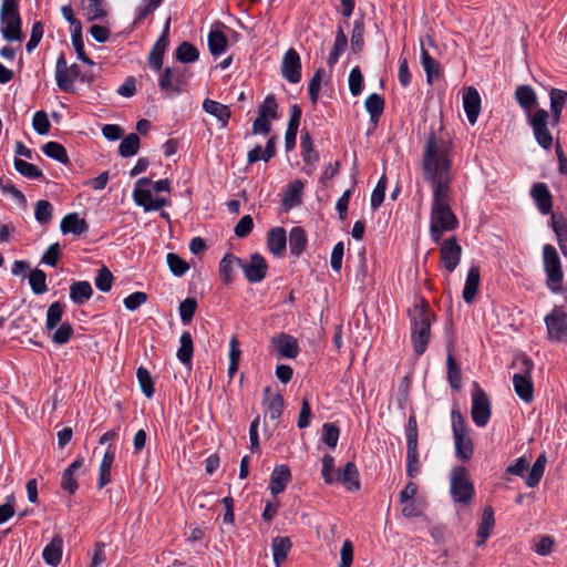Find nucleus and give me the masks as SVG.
<instances>
[{
  "instance_id": "obj_22",
  "label": "nucleus",
  "mask_w": 567,
  "mask_h": 567,
  "mask_svg": "<svg viewBox=\"0 0 567 567\" xmlns=\"http://www.w3.org/2000/svg\"><path fill=\"white\" fill-rule=\"evenodd\" d=\"M338 483L347 491L357 492L361 487L360 473L354 462H347L344 466L338 470Z\"/></svg>"
},
{
  "instance_id": "obj_54",
  "label": "nucleus",
  "mask_w": 567,
  "mask_h": 567,
  "mask_svg": "<svg viewBox=\"0 0 567 567\" xmlns=\"http://www.w3.org/2000/svg\"><path fill=\"white\" fill-rule=\"evenodd\" d=\"M42 151L47 156L61 163H66L69 159L65 148L56 142H48L42 146Z\"/></svg>"
},
{
  "instance_id": "obj_13",
  "label": "nucleus",
  "mask_w": 567,
  "mask_h": 567,
  "mask_svg": "<svg viewBox=\"0 0 567 567\" xmlns=\"http://www.w3.org/2000/svg\"><path fill=\"white\" fill-rule=\"evenodd\" d=\"M545 324L547 328L548 340L554 342L565 341L567 332V312L557 306L546 315Z\"/></svg>"
},
{
  "instance_id": "obj_49",
  "label": "nucleus",
  "mask_w": 567,
  "mask_h": 567,
  "mask_svg": "<svg viewBox=\"0 0 567 567\" xmlns=\"http://www.w3.org/2000/svg\"><path fill=\"white\" fill-rule=\"evenodd\" d=\"M176 59L182 63L195 62L198 56V50L189 42H183L176 49Z\"/></svg>"
},
{
  "instance_id": "obj_57",
  "label": "nucleus",
  "mask_w": 567,
  "mask_h": 567,
  "mask_svg": "<svg viewBox=\"0 0 567 567\" xmlns=\"http://www.w3.org/2000/svg\"><path fill=\"white\" fill-rule=\"evenodd\" d=\"M349 90L353 96H358L363 90V75L359 66H354L349 73Z\"/></svg>"
},
{
  "instance_id": "obj_21",
  "label": "nucleus",
  "mask_w": 567,
  "mask_h": 567,
  "mask_svg": "<svg viewBox=\"0 0 567 567\" xmlns=\"http://www.w3.org/2000/svg\"><path fill=\"white\" fill-rule=\"evenodd\" d=\"M550 102V126L556 127L561 121V114L567 103V91L551 87L549 90Z\"/></svg>"
},
{
  "instance_id": "obj_31",
  "label": "nucleus",
  "mask_w": 567,
  "mask_h": 567,
  "mask_svg": "<svg viewBox=\"0 0 567 567\" xmlns=\"http://www.w3.org/2000/svg\"><path fill=\"white\" fill-rule=\"evenodd\" d=\"M203 109L206 113L216 117L221 127L227 126L231 115L230 109L227 105H224L214 100L206 99L203 103Z\"/></svg>"
},
{
  "instance_id": "obj_3",
  "label": "nucleus",
  "mask_w": 567,
  "mask_h": 567,
  "mask_svg": "<svg viewBox=\"0 0 567 567\" xmlns=\"http://www.w3.org/2000/svg\"><path fill=\"white\" fill-rule=\"evenodd\" d=\"M153 186L155 192H169V181L168 179H159L155 183H152L150 178L142 177L140 178L134 186L133 190V200L137 206L144 208L145 212L151 210H159L162 207L167 206L169 200L166 198L157 197L153 198L151 189L148 186Z\"/></svg>"
},
{
  "instance_id": "obj_50",
  "label": "nucleus",
  "mask_w": 567,
  "mask_h": 567,
  "mask_svg": "<svg viewBox=\"0 0 567 567\" xmlns=\"http://www.w3.org/2000/svg\"><path fill=\"white\" fill-rule=\"evenodd\" d=\"M406 449L417 447L419 444V430L417 421L414 412L409 415L405 425Z\"/></svg>"
},
{
  "instance_id": "obj_61",
  "label": "nucleus",
  "mask_w": 567,
  "mask_h": 567,
  "mask_svg": "<svg viewBox=\"0 0 567 567\" xmlns=\"http://www.w3.org/2000/svg\"><path fill=\"white\" fill-rule=\"evenodd\" d=\"M16 169L23 176L29 178H39L42 176V173L38 167L33 164H30L23 159H14Z\"/></svg>"
},
{
  "instance_id": "obj_44",
  "label": "nucleus",
  "mask_w": 567,
  "mask_h": 567,
  "mask_svg": "<svg viewBox=\"0 0 567 567\" xmlns=\"http://www.w3.org/2000/svg\"><path fill=\"white\" fill-rule=\"evenodd\" d=\"M114 451L109 447L100 464L99 487L102 488L111 482V468L114 462Z\"/></svg>"
},
{
  "instance_id": "obj_58",
  "label": "nucleus",
  "mask_w": 567,
  "mask_h": 567,
  "mask_svg": "<svg viewBox=\"0 0 567 567\" xmlns=\"http://www.w3.org/2000/svg\"><path fill=\"white\" fill-rule=\"evenodd\" d=\"M45 278V274L40 269H34L30 272L29 282L34 293L41 295L47 291Z\"/></svg>"
},
{
  "instance_id": "obj_37",
  "label": "nucleus",
  "mask_w": 567,
  "mask_h": 567,
  "mask_svg": "<svg viewBox=\"0 0 567 567\" xmlns=\"http://www.w3.org/2000/svg\"><path fill=\"white\" fill-rule=\"evenodd\" d=\"M237 268L241 269V258L226 255L219 262V274L225 284L231 282Z\"/></svg>"
},
{
  "instance_id": "obj_1",
  "label": "nucleus",
  "mask_w": 567,
  "mask_h": 567,
  "mask_svg": "<svg viewBox=\"0 0 567 567\" xmlns=\"http://www.w3.org/2000/svg\"><path fill=\"white\" fill-rule=\"evenodd\" d=\"M451 150L452 141L445 138L442 134L437 136L436 130L432 124L422 156L423 177L432 186V205L450 204Z\"/></svg>"
},
{
  "instance_id": "obj_43",
  "label": "nucleus",
  "mask_w": 567,
  "mask_h": 567,
  "mask_svg": "<svg viewBox=\"0 0 567 567\" xmlns=\"http://www.w3.org/2000/svg\"><path fill=\"white\" fill-rule=\"evenodd\" d=\"M364 20L361 16L360 18L355 19L353 22V29L351 32V51L353 54H358L362 52L364 47Z\"/></svg>"
},
{
  "instance_id": "obj_24",
  "label": "nucleus",
  "mask_w": 567,
  "mask_h": 567,
  "mask_svg": "<svg viewBox=\"0 0 567 567\" xmlns=\"http://www.w3.org/2000/svg\"><path fill=\"white\" fill-rule=\"evenodd\" d=\"M515 100L523 109L528 117V114L534 113V107L538 105L537 95L534 89L528 84H520L515 90Z\"/></svg>"
},
{
  "instance_id": "obj_18",
  "label": "nucleus",
  "mask_w": 567,
  "mask_h": 567,
  "mask_svg": "<svg viewBox=\"0 0 567 567\" xmlns=\"http://www.w3.org/2000/svg\"><path fill=\"white\" fill-rule=\"evenodd\" d=\"M262 406L265 417H269L274 425L277 426L284 411V399L278 391H272L270 386L264 389Z\"/></svg>"
},
{
  "instance_id": "obj_39",
  "label": "nucleus",
  "mask_w": 567,
  "mask_h": 567,
  "mask_svg": "<svg viewBox=\"0 0 567 567\" xmlns=\"http://www.w3.org/2000/svg\"><path fill=\"white\" fill-rule=\"evenodd\" d=\"M93 290L87 281H76L70 287V298L76 305L85 303L92 297Z\"/></svg>"
},
{
  "instance_id": "obj_32",
  "label": "nucleus",
  "mask_w": 567,
  "mask_h": 567,
  "mask_svg": "<svg viewBox=\"0 0 567 567\" xmlns=\"http://www.w3.org/2000/svg\"><path fill=\"white\" fill-rule=\"evenodd\" d=\"M81 9L87 21L102 20L107 14L104 0H81Z\"/></svg>"
},
{
  "instance_id": "obj_36",
  "label": "nucleus",
  "mask_w": 567,
  "mask_h": 567,
  "mask_svg": "<svg viewBox=\"0 0 567 567\" xmlns=\"http://www.w3.org/2000/svg\"><path fill=\"white\" fill-rule=\"evenodd\" d=\"M421 63L429 84H432L434 80H439L442 76L440 63L423 47L421 48Z\"/></svg>"
},
{
  "instance_id": "obj_53",
  "label": "nucleus",
  "mask_w": 567,
  "mask_h": 567,
  "mask_svg": "<svg viewBox=\"0 0 567 567\" xmlns=\"http://www.w3.org/2000/svg\"><path fill=\"white\" fill-rule=\"evenodd\" d=\"M420 473V461L417 447L406 449V476L415 478Z\"/></svg>"
},
{
  "instance_id": "obj_60",
  "label": "nucleus",
  "mask_w": 567,
  "mask_h": 567,
  "mask_svg": "<svg viewBox=\"0 0 567 567\" xmlns=\"http://www.w3.org/2000/svg\"><path fill=\"white\" fill-rule=\"evenodd\" d=\"M52 205L48 200H39L35 204L34 217L40 224H48L52 217Z\"/></svg>"
},
{
  "instance_id": "obj_26",
  "label": "nucleus",
  "mask_w": 567,
  "mask_h": 567,
  "mask_svg": "<svg viewBox=\"0 0 567 567\" xmlns=\"http://www.w3.org/2000/svg\"><path fill=\"white\" fill-rule=\"evenodd\" d=\"M169 19L166 21L164 25V30L156 41L152 52L150 53L148 62L150 66L156 71H158L163 63V54L168 45V32H169Z\"/></svg>"
},
{
  "instance_id": "obj_6",
  "label": "nucleus",
  "mask_w": 567,
  "mask_h": 567,
  "mask_svg": "<svg viewBox=\"0 0 567 567\" xmlns=\"http://www.w3.org/2000/svg\"><path fill=\"white\" fill-rule=\"evenodd\" d=\"M513 367L518 369V372L513 375L515 393L522 401L530 403L534 399V384L532 381L534 362L526 354H520L515 358Z\"/></svg>"
},
{
  "instance_id": "obj_15",
  "label": "nucleus",
  "mask_w": 567,
  "mask_h": 567,
  "mask_svg": "<svg viewBox=\"0 0 567 567\" xmlns=\"http://www.w3.org/2000/svg\"><path fill=\"white\" fill-rule=\"evenodd\" d=\"M80 69L76 64L68 66L64 55H60L55 64V81L60 90L73 91V82L79 76Z\"/></svg>"
},
{
  "instance_id": "obj_45",
  "label": "nucleus",
  "mask_w": 567,
  "mask_h": 567,
  "mask_svg": "<svg viewBox=\"0 0 567 567\" xmlns=\"http://www.w3.org/2000/svg\"><path fill=\"white\" fill-rule=\"evenodd\" d=\"M181 346L176 352L177 359L185 365L190 364L194 346L189 332H183L179 339Z\"/></svg>"
},
{
  "instance_id": "obj_4",
  "label": "nucleus",
  "mask_w": 567,
  "mask_h": 567,
  "mask_svg": "<svg viewBox=\"0 0 567 567\" xmlns=\"http://www.w3.org/2000/svg\"><path fill=\"white\" fill-rule=\"evenodd\" d=\"M451 419L455 457L463 463L468 462L474 454V442L468 435L466 420L458 409L451 411Z\"/></svg>"
},
{
  "instance_id": "obj_28",
  "label": "nucleus",
  "mask_w": 567,
  "mask_h": 567,
  "mask_svg": "<svg viewBox=\"0 0 567 567\" xmlns=\"http://www.w3.org/2000/svg\"><path fill=\"white\" fill-rule=\"evenodd\" d=\"M301 80V60L299 53L290 48L286 51V81L299 83Z\"/></svg>"
},
{
  "instance_id": "obj_30",
  "label": "nucleus",
  "mask_w": 567,
  "mask_h": 567,
  "mask_svg": "<svg viewBox=\"0 0 567 567\" xmlns=\"http://www.w3.org/2000/svg\"><path fill=\"white\" fill-rule=\"evenodd\" d=\"M550 225L561 254L567 257V219L561 214H553Z\"/></svg>"
},
{
  "instance_id": "obj_35",
  "label": "nucleus",
  "mask_w": 567,
  "mask_h": 567,
  "mask_svg": "<svg viewBox=\"0 0 567 567\" xmlns=\"http://www.w3.org/2000/svg\"><path fill=\"white\" fill-rule=\"evenodd\" d=\"M305 184L301 179H295L286 187V213L302 204Z\"/></svg>"
},
{
  "instance_id": "obj_19",
  "label": "nucleus",
  "mask_w": 567,
  "mask_h": 567,
  "mask_svg": "<svg viewBox=\"0 0 567 567\" xmlns=\"http://www.w3.org/2000/svg\"><path fill=\"white\" fill-rule=\"evenodd\" d=\"M430 221L441 226L442 229L455 230L460 223L450 204L432 205Z\"/></svg>"
},
{
  "instance_id": "obj_48",
  "label": "nucleus",
  "mask_w": 567,
  "mask_h": 567,
  "mask_svg": "<svg viewBox=\"0 0 567 567\" xmlns=\"http://www.w3.org/2000/svg\"><path fill=\"white\" fill-rule=\"evenodd\" d=\"M340 436V427L336 423H324L322 425L321 441L330 449H334Z\"/></svg>"
},
{
  "instance_id": "obj_47",
  "label": "nucleus",
  "mask_w": 567,
  "mask_h": 567,
  "mask_svg": "<svg viewBox=\"0 0 567 567\" xmlns=\"http://www.w3.org/2000/svg\"><path fill=\"white\" fill-rule=\"evenodd\" d=\"M228 45L226 35L219 30H212L208 34V47L213 55L223 54Z\"/></svg>"
},
{
  "instance_id": "obj_23",
  "label": "nucleus",
  "mask_w": 567,
  "mask_h": 567,
  "mask_svg": "<svg viewBox=\"0 0 567 567\" xmlns=\"http://www.w3.org/2000/svg\"><path fill=\"white\" fill-rule=\"evenodd\" d=\"M530 196L533 197L538 210L543 215L551 214L553 212V196L549 192L548 186L545 183H535L530 189Z\"/></svg>"
},
{
  "instance_id": "obj_17",
  "label": "nucleus",
  "mask_w": 567,
  "mask_h": 567,
  "mask_svg": "<svg viewBox=\"0 0 567 567\" xmlns=\"http://www.w3.org/2000/svg\"><path fill=\"white\" fill-rule=\"evenodd\" d=\"M268 265L260 254H252L249 259H241V270L246 279L251 282H260L267 274Z\"/></svg>"
},
{
  "instance_id": "obj_62",
  "label": "nucleus",
  "mask_w": 567,
  "mask_h": 567,
  "mask_svg": "<svg viewBox=\"0 0 567 567\" xmlns=\"http://www.w3.org/2000/svg\"><path fill=\"white\" fill-rule=\"evenodd\" d=\"M137 380L140 382L142 392L147 398H151L154 394L153 381L150 372L145 368L141 367L137 369Z\"/></svg>"
},
{
  "instance_id": "obj_40",
  "label": "nucleus",
  "mask_w": 567,
  "mask_h": 567,
  "mask_svg": "<svg viewBox=\"0 0 567 567\" xmlns=\"http://www.w3.org/2000/svg\"><path fill=\"white\" fill-rule=\"evenodd\" d=\"M546 462L545 453L539 454L525 478L528 487L534 488L539 484L545 472Z\"/></svg>"
},
{
  "instance_id": "obj_55",
  "label": "nucleus",
  "mask_w": 567,
  "mask_h": 567,
  "mask_svg": "<svg viewBox=\"0 0 567 567\" xmlns=\"http://www.w3.org/2000/svg\"><path fill=\"white\" fill-rule=\"evenodd\" d=\"M64 307L60 302H53L50 305L47 311V328L53 330L62 320Z\"/></svg>"
},
{
  "instance_id": "obj_56",
  "label": "nucleus",
  "mask_w": 567,
  "mask_h": 567,
  "mask_svg": "<svg viewBox=\"0 0 567 567\" xmlns=\"http://www.w3.org/2000/svg\"><path fill=\"white\" fill-rule=\"evenodd\" d=\"M364 107L369 114H383L385 107V100L378 93H371L364 101Z\"/></svg>"
},
{
  "instance_id": "obj_33",
  "label": "nucleus",
  "mask_w": 567,
  "mask_h": 567,
  "mask_svg": "<svg viewBox=\"0 0 567 567\" xmlns=\"http://www.w3.org/2000/svg\"><path fill=\"white\" fill-rule=\"evenodd\" d=\"M63 540L60 536H54L44 547L42 556L49 566H58L62 559Z\"/></svg>"
},
{
  "instance_id": "obj_8",
  "label": "nucleus",
  "mask_w": 567,
  "mask_h": 567,
  "mask_svg": "<svg viewBox=\"0 0 567 567\" xmlns=\"http://www.w3.org/2000/svg\"><path fill=\"white\" fill-rule=\"evenodd\" d=\"M450 494L455 503L468 505L475 496V487L468 471L463 465L454 466L451 472Z\"/></svg>"
},
{
  "instance_id": "obj_41",
  "label": "nucleus",
  "mask_w": 567,
  "mask_h": 567,
  "mask_svg": "<svg viewBox=\"0 0 567 567\" xmlns=\"http://www.w3.org/2000/svg\"><path fill=\"white\" fill-rule=\"evenodd\" d=\"M267 246L269 251L276 256L281 257L284 254V227H275L268 231Z\"/></svg>"
},
{
  "instance_id": "obj_38",
  "label": "nucleus",
  "mask_w": 567,
  "mask_h": 567,
  "mask_svg": "<svg viewBox=\"0 0 567 567\" xmlns=\"http://www.w3.org/2000/svg\"><path fill=\"white\" fill-rule=\"evenodd\" d=\"M61 231L63 234L72 233L81 235L87 230L86 221L80 218L78 214H69L61 220Z\"/></svg>"
},
{
  "instance_id": "obj_5",
  "label": "nucleus",
  "mask_w": 567,
  "mask_h": 567,
  "mask_svg": "<svg viewBox=\"0 0 567 567\" xmlns=\"http://www.w3.org/2000/svg\"><path fill=\"white\" fill-rule=\"evenodd\" d=\"M543 268L548 290L553 293L567 292V288L565 289L563 286L564 271L560 257L557 249L550 244L543 246Z\"/></svg>"
},
{
  "instance_id": "obj_2",
  "label": "nucleus",
  "mask_w": 567,
  "mask_h": 567,
  "mask_svg": "<svg viewBox=\"0 0 567 567\" xmlns=\"http://www.w3.org/2000/svg\"><path fill=\"white\" fill-rule=\"evenodd\" d=\"M411 342L414 353L422 355L429 346L431 338V318L436 319L435 313L430 309L429 302L421 297L415 305L409 309Z\"/></svg>"
},
{
  "instance_id": "obj_27",
  "label": "nucleus",
  "mask_w": 567,
  "mask_h": 567,
  "mask_svg": "<svg viewBox=\"0 0 567 567\" xmlns=\"http://www.w3.org/2000/svg\"><path fill=\"white\" fill-rule=\"evenodd\" d=\"M495 525L494 509L487 505L483 509L482 519L476 534V546L481 547L486 544Z\"/></svg>"
},
{
  "instance_id": "obj_11",
  "label": "nucleus",
  "mask_w": 567,
  "mask_h": 567,
  "mask_svg": "<svg viewBox=\"0 0 567 567\" xmlns=\"http://www.w3.org/2000/svg\"><path fill=\"white\" fill-rule=\"evenodd\" d=\"M492 415V403L478 382H473L471 416L478 427H484Z\"/></svg>"
},
{
  "instance_id": "obj_12",
  "label": "nucleus",
  "mask_w": 567,
  "mask_h": 567,
  "mask_svg": "<svg viewBox=\"0 0 567 567\" xmlns=\"http://www.w3.org/2000/svg\"><path fill=\"white\" fill-rule=\"evenodd\" d=\"M276 118H279L278 103L272 95H269L259 106L258 116L252 124V134L267 135L270 132L271 121Z\"/></svg>"
},
{
  "instance_id": "obj_63",
  "label": "nucleus",
  "mask_w": 567,
  "mask_h": 567,
  "mask_svg": "<svg viewBox=\"0 0 567 567\" xmlns=\"http://www.w3.org/2000/svg\"><path fill=\"white\" fill-rule=\"evenodd\" d=\"M112 272L106 267H102L95 277L96 288L103 292H106L112 288Z\"/></svg>"
},
{
  "instance_id": "obj_16",
  "label": "nucleus",
  "mask_w": 567,
  "mask_h": 567,
  "mask_svg": "<svg viewBox=\"0 0 567 567\" xmlns=\"http://www.w3.org/2000/svg\"><path fill=\"white\" fill-rule=\"evenodd\" d=\"M184 83V74L179 68H166L158 79V86L167 96L178 94Z\"/></svg>"
},
{
  "instance_id": "obj_59",
  "label": "nucleus",
  "mask_w": 567,
  "mask_h": 567,
  "mask_svg": "<svg viewBox=\"0 0 567 567\" xmlns=\"http://www.w3.org/2000/svg\"><path fill=\"white\" fill-rule=\"evenodd\" d=\"M166 260H167V265H168L171 271L175 276L184 275L189 268L188 264L184 259H182L179 256H177L176 254H173V252L167 254Z\"/></svg>"
},
{
  "instance_id": "obj_51",
  "label": "nucleus",
  "mask_w": 567,
  "mask_h": 567,
  "mask_svg": "<svg viewBox=\"0 0 567 567\" xmlns=\"http://www.w3.org/2000/svg\"><path fill=\"white\" fill-rule=\"evenodd\" d=\"M140 148V137L132 133L127 135L120 144L118 152L123 157L135 155Z\"/></svg>"
},
{
  "instance_id": "obj_25",
  "label": "nucleus",
  "mask_w": 567,
  "mask_h": 567,
  "mask_svg": "<svg viewBox=\"0 0 567 567\" xmlns=\"http://www.w3.org/2000/svg\"><path fill=\"white\" fill-rule=\"evenodd\" d=\"M481 270L480 267L473 265L470 267L463 288L462 297L467 305L473 303L480 289Z\"/></svg>"
},
{
  "instance_id": "obj_64",
  "label": "nucleus",
  "mask_w": 567,
  "mask_h": 567,
  "mask_svg": "<svg viewBox=\"0 0 567 567\" xmlns=\"http://www.w3.org/2000/svg\"><path fill=\"white\" fill-rule=\"evenodd\" d=\"M197 302L193 298H187L179 305V316L184 323H189L194 317Z\"/></svg>"
},
{
  "instance_id": "obj_20",
  "label": "nucleus",
  "mask_w": 567,
  "mask_h": 567,
  "mask_svg": "<svg viewBox=\"0 0 567 567\" xmlns=\"http://www.w3.org/2000/svg\"><path fill=\"white\" fill-rule=\"evenodd\" d=\"M481 103L482 100L480 93L475 87L468 86L464 89L463 109L471 125H474L477 122L481 113Z\"/></svg>"
},
{
  "instance_id": "obj_10",
  "label": "nucleus",
  "mask_w": 567,
  "mask_h": 567,
  "mask_svg": "<svg viewBox=\"0 0 567 567\" xmlns=\"http://www.w3.org/2000/svg\"><path fill=\"white\" fill-rule=\"evenodd\" d=\"M527 124L530 126L537 144L545 151L553 146V135L549 131L550 115L545 109H537L528 114Z\"/></svg>"
},
{
  "instance_id": "obj_46",
  "label": "nucleus",
  "mask_w": 567,
  "mask_h": 567,
  "mask_svg": "<svg viewBox=\"0 0 567 567\" xmlns=\"http://www.w3.org/2000/svg\"><path fill=\"white\" fill-rule=\"evenodd\" d=\"M321 476L327 485H334L338 483V470L334 467V458L330 454H324L321 458Z\"/></svg>"
},
{
  "instance_id": "obj_29",
  "label": "nucleus",
  "mask_w": 567,
  "mask_h": 567,
  "mask_svg": "<svg viewBox=\"0 0 567 567\" xmlns=\"http://www.w3.org/2000/svg\"><path fill=\"white\" fill-rule=\"evenodd\" d=\"M83 465H84V458L78 457L62 473L61 486L69 494H74L75 491L78 489V483L75 480V475L82 470Z\"/></svg>"
},
{
  "instance_id": "obj_42",
  "label": "nucleus",
  "mask_w": 567,
  "mask_h": 567,
  "mask_svg": "<svg viewBox=\"0 0 567 567\" xmlns=\"http://www.w3.org/2000/svg\"><path fill=\"white\" fill-rule=\"evenodd\" d=\"M300 148L306 164H312L319 159L318 153L313 150V140L306 128L301 131Z\"/></svg>"
},
{
  "instance_id": "obj_52",
  "label": "nucleus",
  "mask_w": 567,
  "mask_h": 567,
  "mask_svg": "<svg viewBox=\"0 0 567 567\" xmlns=\"http://www.w3.org/2000/svg\"><path fill=\"white\" fill-rule=\"evenodd\" d=\"M386 176L385 175H382L374 189L372 190L371 193V208L373 210H375L377 208H379L382 203L384 202V197H385V190H386Z\"/></svg>"
},
{
  "instance_id": "obj_34",
  "label": "nucleus",
  "mask_w": 567,
  "mask_h": 567,
  "mask_svg": "<svg viewBox=\"0 0 567 567\" xmlns=\"http://www.w3.org/2000/svg\"><path fill=\"white\" fill-rule=\"evenodd\" d=\"M308 237L306 230L296 226L289 233V248L292 256L299 257L306 249Z\"/></svg>"
},
{
  "instance_id": "obj_7",
  "label": "nucleus",
  "mask_w": 567,
  "mask_h": 567,
  "mask_svg": "<svg viewBox=\"0 0 567 567\" xmlns=\"http://www.w3.org/2000/svg\"><path fill=\"white\" fill-rule=\"evenodd\" d=\"M21 18L16 0H3L0 9V31L9 42L21 41Z\"/></svg>"
},
{
  "instance_id": "obj_9",
  "label": "nucleus",
  "mask_w": 567,
  "mask_h": 567,
  "mask_svg": "<svg viewBox=\"0 0 567 567\" xmlns=\"http://www.w3.org/2000/svg\"><path fill=\"white\" fill-rule=\"evenodd\" d=\"M444 342L446 351V379L452 390L460 391L462 389V369L454 357L455 333L452 321L445 323Z\"/></svg>"
},
{
  "instance_id": "obj_14",
  "label": "nucleus",
  "mask_w": 567,
  "mask_h": 567,
  "mask_svg": "<svg viewBox=\"0 0 567 567\" xmlns=\"http://www.w3.org/2000/svg\"><path fill=\"white\" fill-rule=\"evenodd\" d=\"M463 249L455 236L446 238L440 247V260L447 272H453L462 258Z\"/></svg>"
}]
</instances>
